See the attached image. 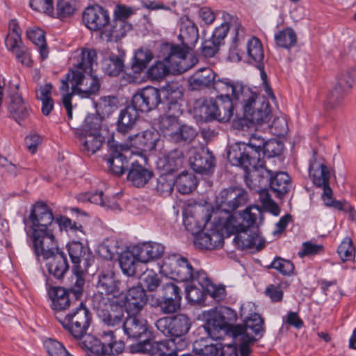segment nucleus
<instances>
[{
  "label": "nucleus",
  "mask_w": 356,
  "mask_h": 356,
  "mask_svg": "<svg viewBox=\"0 0 356 356\" xmlns=\"http://www.w3.org/2000/svg\"><path fill=\"white\" fill-rule=\"evenodd\" d=\"M186 50L180 49L178 44L170 43L162 44L160 48L159 57L163 61L155 62L147 70V74L152 80L163 79L170 72L181 74L191 68L186 60Z\"/></svg>",
  "instance_id": "1"
},
{
  "label": "nucleus",
  "mask_w": 356,
  "mask_h": 356,
  "mask_svg": "<svg viewBox=\"0 0 356 356\" xmlns=\"http://www.w3.org/2000/svg\"><path fill=\"white\" fill-rule=\"evenodd\" d=\"M52 210L44 202H36L31 211L29 218L25 221L29 227L30 236L33 246L39 247L42 243L52 245L54 235L51 229L54 221Z\"/></svg>",
  "instance_id": "2"
},
{
  "label": "nucleus",
  "mask_w": 356,
  "mask_h": 356,
  "mask_svg": "<svg viewBox=\"0 0 356 356\" xmlns=\"http://www.w3.org/2000/svg\"><path fill=\"white\" fill-rule=\"evenodd\" d=\"M241 104L243 111V119L240 120V124L243 127L245 124L249 126L246 121L250 124H262L270 120V110L269 104L248 86L241 96L238 97L237 105Z\"/></svg>",
  "instance_id": "3"
},
{
  "label": "nucleus",
  "mask_w": 356,
  "mask_h": 356,
  "mask_svg": "<svg viewBox=\"0 0 356 356\" xmlns=\"http://www.w3.org/2000/svg\"><path fill=\"white\" fill-rule=\"evenodd\" d=\"M266 142L260 135L252 134L248 143H236L232 145L227 152V159L233 165L241 168L255 165L261 159V152Z\"/></svg>",
  "instance_id": "4"
},
{
  "label": "nucleus",
  "mask_w": 356,
  "mask_h": 356,
  "mask_svg": "<svg viewBox=\"0 0 356 356\" xmlns=\"http://www.w3.org/2000/svg\"><path fill=\"white\" fill-rule=\"evenodd\" d=\"M72 93H66L62 97L63 104L67 111L69 119L72 118V97L73 95H79L87 98L95 95L100 88L98 77L92 72L84 73L83 71L72 70Z\"/></svg>",
  "instance_id": "5"
},
{
  "label": "nucleus",
  "mask_w": 356,
  "mask_h": 356,
  "mask_svg": "<svg viewBox=\"0 0 356 356\" xmlns=\"http://www.w3.org/2000/svg\"><path fill=\"white\" fill-rule=\"evenodd\" d=\"M236 312L227 307H218L208 312L204 329L214 340H220L228 331L232 333L234 323L236 321Z\"/></svg>",
  "instance_id": "6"
},
{
  "label": "nucleus",
  "mask_w": 356,
  "mask_h": 356,
  "mask_svg": "<svg viewBox=\"0 0 356 356\" xmlns=\"http://www.w3.org/2000/svg\"><path fill=\"white\" fill-rule=\"evenodd\" d=\"M264 331V319L258 314H252L243 324L236 325L232 329V337L236 344L239 346L241 356H249L256 339L254 335Z\"/></svg>",
  "instance_id": "7"
},
{
  "label": "nucleus",
  "mask_w": 356,
  "mask_h": 356,
  "mask_svg": "<svg viewBox=\"0 0 356 356\" xmlns=\"http://www.w3.org/2000/svg\"><path fill=\"white\" fill-rule=\"evenodd\" d=\"M91 319L89 309L81 302L72 310L65 314L58 313L56 316L63 327L76 339L86 334Z\"/></svg>",
  "instance_id": "8"
},
{
  "label": "nucleus",
  "mask_w": 356,
  "mask_h": 356,
  "mask_svg": "<svg viewBox=\"0 0 356 356\" xmlns=\"http://www.w3.org/2000/svg\"><path fill=\"white\" fill-rule=\"evenodd\" d=\"M242 222L237 226H234L233 232L238 233L235 240L241 241V245L246 248L258 247L261 249L264 243L261 244L260 236L258 233L254 232L252 234L247 233V228L257 226L263 220L262 211L258 207H250L243 211L241 214Z\"/></svg>",
  "instance_id": "9"
},
{
  "label": "nucleus",
  "mask_w": 356,
  "mask_h": 356,
  "mask_svg": "<svg viewBox=\"0 0 356 356\" xmlns=\"http://www.w3.org/2000/svg\"><path fill=\"white\" fill-rule=\"evenodd\" d=\"M160 273L178 282H197V275L204 272H194L192 265L186 258L179 254H172L163 260L160 266Z\"/></svg>",
  "instance_id": "10"
},
{
  "label": "nucleus",
  "mask_w": 356,
  "mask_h": 356,
  "mask_svg": "<svg viewBox=\"0 0 356 356\" xmlns=\"http://www.w3.org/2000/svg\"><path fill=\"white\" fill-rule=\"evenodd\" d=\"M96 293L92 302L93 308L102 309L111 301L110 296L116 297L125 291L123 284L119 281L111 270L103 271L98 275Z\"/></svg>",
  "instance_id": "11"
},
{
  "label": "nucleus",
  "mask_w": 356,
  "mask_h": 356,
  "mask_svg": "<svg viewBox=\"0 0 356 356\" xmlns=\"http://www.w3.org/2000/svg\"><path fill=\"white\" fill-rule=\"evenodd\" d=\"M35 254L42 257L49 274L56 279H61L69 269L67 258L63 252L58 250L56 240L52 245L42 243L39 247L33 246Z\"/></svg>",
  "instance_id": "12"
},
{
  "label": "nucleus",
  "mask_w": 356,
  "mask_h": 356,
  "mask_svg": "<svg viewBox=\"0 0 356 356\" xmlns=\"http://www.w3.org/2000/svg\"><path fill=\"white\" fill-rule=\"evenodd\" d=\"M100 122L97 117L88 115L81 129L76 132L81 150L87 154H93L101 147L104 138L99 132Z\"/></svg>",
  "instance_id": "13"
},
{
  "label": "nucleus",
  "mask_w": 356,
  "mask_h": 356,
  "mask_svg": "<svg viewBox=\"0 0 356 356\" xmlns=\"http://www.w3.org/2000/svg\"><path fill=\"white\" fill-rule=\"evenodd\" d=\"M155 325L164 335L173 337L169 340L175 341L177 346L181 342L186 346V341L181 337L188 333L191 326V320L187 316L181 314L163 317L156 321Z\"/></svg>",
  "instance_id": "14"
},
{
  "label": "nucleus",
  "mask_w": 356,
  "mask_h": 356,
  "mask_svg": "<svg viewBox=\"0 0 356 356\" xmlns=\"http://www.w3.org/2000/svg\"><path fill=\"white\" fill-rule=\"evenodd\" d=\"M243 168L245 171L244 180L247 186L258 193L264 191L274 176L273 171L266 167L265 162L261 159L255 165H249L247 168Z\"/></svg>",
  "instance_id": "15"
},
{
  "label": "nucleus",
  "mask_w": 356,
  "mask_h": 356,
  "mask_svg": "<svg viewBox=\"0 0 356 356\" xmlns=\"http://www.w3.org/2000/svg\"><path fill=\"white\" fill-rule=\"evenodd\" d=\"M233 103L231 99L205 100L200 108V116L205 121L217 120L220 122H228L233 115Z\"/></svg>",
  "instance_id": "16"
},
{
  "label": "nucleus",
  "mask_w": 356,
  "mask_h": 356,
  "mask_svg": "<svg viewBox=\"0 0 356 356\" xmlns=\"http://www.w3.org/2000/svg\"><path fill=\"white\" fill-rule=\"evenodd\" d=\"M354 78L350 71L341 72L337 78V83L332 90L327 95L325 108L332 110L339 107L346 95L353 88Z\"/></svg>",
  "instance_id": "17"
},
{
  "label": "nucleus",
  "mask_w": 356,
  "mask_h": 356,
  "mask_svg": "<svg viewBox=\"0 0 356 356\" xmlns=\"http://www.w3.org/2000/svg\"><path fill=\"white\" fill-rule=\"evenodd\" d=\"M248 200V193L241 188H229L222 190L217 197L218 210L230 213Z\"/></svg>",
  "instance_id": "18"
},
{
  "label": "nucleus",
  "mask_w": 356,
  "mask_h": 356,
  "mask_svg": "<svg viewBox=\"0 0 356 356\" xmlns=\"http://www.w3.org/2000/svg\"><path fill=\"white\" fill-rule=\"evenodd\" d=\"M213 223V227L206 229L205 231L199 232L195 235L194 244L196 248L204 250H213L221 248L224 243V238L220 229L225 224V221Z\"/></svg>",
  "instance_id": "19"
},
{
  "label": "nucleus",
  "mask_w": 356,
  "mask_h": 356,
  "mask_svg": "<svg viewBox=\"0 0 356 356\" xmlns=\"http://www.w3.org/2000/svg\"><path fill=\"white\" fill-rule=\"evenodd\" d=\"M147 159L140 152L131 156V168L127 179L136 187H143L153 176V172L144 166Z\"/></svg>",
  "instance_id": "20"
},
{
  "label": "nucleus",
  "mask_w": 356,
  "mask_h": 356,
  "mask_svg": "<svg viewBox=\"0 0 356 356\" xmlns=\"http://www.w3.org/2000/svg\"><path fill=\"white\" fill-rule=\"evenodd\" d=\"M246 87L247 86L241 83L235 82L227 78L222 79L215 78L211 86V88L219 94L217 99L223 101L231 99L233 108L237 106L238 97L241 96Z\"/></svg>",
  "instance_id": "21"
},
{
  "label": "nucleus",
  "mask_w": 356,
  "mask_h": 356,
  "mask_svg": "<svg viewBox=\"0 0 356 356\" xmlns=\"http://www.w3.org/2000/svg\"><path fill=\"white\" fill-rule=\"evenodd\" d=\"M161 98L159 90L147 86L134 95L131 105L139 112H148L158 106Z\"/></svg>",
  "instance_id": "22"
},
{
  "label": "nucleus",
  "mask_w": 356,
  "mask_h": 356,
  "mask_svg": "<svg viewBox=\"0 0 356 356\" xmlns=\"http://www.w3.org/2000/svg\"><path fill=\"white\" fill-rule=\"evenodd\" d=\"M125 291L123 306L128 314H137L147 303V296L145 290L140 286H136L134 282L125 283Z\"/></svg>",
  "instance_id": "23"
},
{
  "label": "nucleus",
  "mask_w": 356,
  "mask_h": 356,
  "mask_svg": "<svg viewBox=\"0 0 356 356\" xmlns=\"http://www.w3.org/2000/svg\"><path fill=\"white\" fill-rule=\"evenodd\" d=\"M49 296L51 300V307L56 318L58 313H67V310L71 306H76L79 301V299H75L70 290L60 286L51 288Z\"/></svg>",
  "instance_id": "24"
},
{
  "label": "nucleus",
  "mask_w": 356,
  "mask_h": 356,
  "mask_svg": "<svg viewBox=\"0 0 356 356\" xmlns=\"http://www.w3.org/2000/svg\"><path fill=\"white\" fill-rule=\"evenodd\" d=\"M203 213L204 209L201 207L188 209L184 212V225L186 229L193 234H197L202 226L208 227L212 218L214 220L217 218V212L213 213L208 218Z\"/></svg>",
  "instance_id": "25"
},
{
  "label": "nucleus",
  "mask_w": 356,
  "mask_h": 356,
  "mask_svg": "<svg viewBox=\"0 0 356 356\" xmlns=\"http://www.w3.org/2000/svg\"><path fill=\"white\" fill-rule=\"evenodd\" d=\"M133 154L137 153L129 151L122 145H112L110 156L106 160L110 171L116 176L122 175L125 172Z\"/></svg>",
  "instance_id": "26"
},
{
  "label": "nucleus",
  "mask_w": 356,
  "mask_h": 356,
  "mask_svg": "<svg viewBox=\"0 0 356 356\" xmlns=\"http://www.w3.org/2000/svg\"><path fill=\"white\" fill-rule=\"evenodd\" d=\"M109 20L108 11L98 5L89 6L83 13V22L91 31L105 29L108 25Z\"/></svg>",
  "instance_id": "27"
},
{
  "label": "nucleus",
  "mask_w": 356,
  "mask_h": 356,
  "mask_svg": "<svg viewBox=\"0 0 356 356\" xmlns=\"http://www.w3.org/2000/svg\"><path fill=\"white\" fill-rule=\"evenodd\" d=\"M172 349L175 350V341L173 340L153 341L150 339H146L131 346L133 353L149 354L152 356H159L160 354L167 355L165 351Z\"/></svg>",
  "instance_id": "28"
},
{
  "label": "nucleus",
  "mask_w": 356,
  "mask_h": 356,
  "mask_svg": "<svg viewBox=\"0 0 356 356\" xmlns=\"http://www.w3.org/2000/svg\"><path fill=\"white\" fill-rule=\"evenodd\" d=\"M159 132L152 130H145L128 138L127 145L136 147L142 151H152L159 141Z\"/></svg>",
  "instance_id": "29"
},
{
  "label": "nucleus",
  "mask_w": 356,
  "mask_h": 356,
  "mask_svg": "<svg viewBox=\"0 0 356 356\" xmlns=\"http://www.w3.org/2000/svg\"><path fill=\"white\" fill-rule=\"evenodd\" d=\"M179 37L182 40V45L179 46L180 49L186 50V60H187V54L189 49L195 44L199 38L197 26L188 17L181 18Z\"/></svg>",
  "instance_id": "30"
},
{
  "label": "nucleus",
  "mask_w": 356,
  "mask_h": 356,
  "mask_svg": "<svg viewBox=\"0 0 356 356\" xmlns=\"http://www.w3.org/2000/svg\"><path fill=\"white\" fill-rule=\"evenodd\" d=\"M133 247L134 252L138 256V261L143 263L161 258L165 251L162 244L154 242L143 243Z\"/></svg>",
  "instance_id": "31"
},
{
  "label": "nucleus",
  "mask_w": 356,
  "mask_h": 356,
  "mask_svg": "<svg viewBox=\"0 0 356 356\" xmlns=\"http://www.w3.org/2000/svg\"><path fill=\"white\" fill-rule=\"evenodd\" d=\"M189 161L193 170L198 173H209L215 167V159L208 150L195 152L193 156H190Z\"/></svg>",
  "instance_id": "32"
},
{
  "label": "nucleus",
  "mask_w": 356,
  "mask_h": 356,
  "mask_svg": "<svg viewBox=\"0 0 356 356\" xmlns=\"http://www.w3.org/2000/svg\"><path fill=\"white\" fill-rule=\"evenodd\" d=\"M139 118V112L133 106H127L119 113L116 130L121 134H127L135 127Z\"/></svg>",
  "instance_id": "33"
},
{
  "label": "nucleus",
  "mask_w": 356,
  "mask_h": 356,
  "mask_svg": "<svg viewBox=\"0 0 356 356\" xmlns=\"http://www.w3.org/2000/svg\"><path fill=\"white\" fill-rule=\"evenodd\" d=\"M217 74L210 67H201L195 71L188 79L190 87L193 90L211 88Z\"/></svg>",
  "instance_id": "34"
},
{
  "label": "nucleus",
  "mask_w": 356,
  "mask_h": 356,
  "mask_svg": "<svg viewBox=\"0 0 356 356\" xmlns=\"http://www.w3.org/2000/svg\"><path fill=\"white\" fill-rule=\"evenodd\" d=\"M136 261H138V256L134 252V247L131 250L124 251L120 254L119 264L123 273L127 275V280L124 281V283L138 284V278L134 277Z\"/></svg>",
  "instance_id": "35"
},
{
  "label": "nucleus",
  "mask_w": 356,
  "mask_h": 356,
  "mask_svg": "<svg viewBox=\"0 0 356 356\" xmlns=\"http://www.w3.org/2000/svg\"><path fill=\"white\" fill-rule=\"evenodd\" d=\"M103 322L109 326L120 325L124 318V309L122 305L117 306L113 303L106 302L102 309L94 308Z\"/></svg>",
  "instance_id": "36"
},
{
  "label": "nucleus",
  "mask_w": 356,
  "mask_h": 356,
  "mask_svg": "<svg viewBox=\"0 0 356 356\" xmlns=\"http://www.w3.org/2000/svg\"><path fill=\"white\" fill-rule=\"evenodd\" d=\"M123 330L129 338H140L147 333V322L137 314H129L123 323Z\"/></svg>",
  "instance_id": "37"
},
{
  "label": "nucleus",
  "mask_w": 356,
  "mask_h": 356,
  "mask_svg": "<svg viewBox=\"0 0 356 356\" xmlns=\"http://www.w3.org/2000/svg\"><path fill=\"white\" fill-rule=\"evenodd\" d=\"M7 109L11 117L18 122L28 118L31 111L29 104L17 93L10 95Z\"/></svg>",
  "instance_id": "38"
},
{
  "label": "nucleus",
  "mask_w": 356,
  "mask_h": 356,
  "mask_svg": "<svg viewBox=\"0 0 356 356\" xmlns=\"http://www.w3.org/2000/svg\"><path fill=\"white\" fill-rule=\"evenodd\" d=\"M67 250L73 267L81 268L80 264H88L91 257L89 248L79 241H72L67 245Z\"/></svg>",
  "instance_id": "39"
},
{
  "label": "nucleus",
  "mask_w": 356,
  "mask_h": 356,
  "mask_svg": "<svg viewBox=\"0 0 356 356\" xmlns=\"http://www.w3.org/2000/svg\"><path fill=\"white\" fill-rule=\"evenodd\" d=\"M271 190L277 197H282L292 188V183L289 175L284 172H276L269 184Z\"/></svg>",
  "instance_id": "40"
},
{
  "label": "nucleus",
  "mask_w": 356,
  "mask_h": 356,
  "mask_svg": "<svg viewBox=\"0 0 356 356\" xmlns=\"http://www.w3.org/2000/svg\"><path fill=\"white\" fill-rule=\"evenodd\" d=\"M131 29V24L122 19H115L111 28L106 27L102 32V37L107 41L118 40L123 38Z\"/></svg>",
  "instance_id": "41"
},
{
  "label": "nucleus",
  "mask_w": 356,
  "mask_h": 356,
  "mask_svg": "<svg viewBox=\"0 0 356 356\" xmlns=\"http://www.w3.org/2000/svg\"><path fill=\"white\" fill-rule=\"evenodd\" d=\"M229 29H232L235 31L236 35L234 38V41L235 42L238 40H240L241 38H243L244 31L241 28V24L239 23L237 18H232L229 25L225 23L216 28L211 38H213L214 41L218 42V43L220 44L221 40H222L226 37Z\"/></svg>",
  "instance_id": "42"
},
{
  "label": "nucleus",
  "mask_w": 356,
  "mask_h": 356,
  "mask_svg": "<svg viewBox=\"0 0 356 356\" xmlns=\"http://www.w3.org/2000/svg\"><path fill=\"white\" fill-rule=\"evenodd\" d=\"M94 64H97V52L93 49L83 48L72 70L83 71L84 73L92 72Z\"/></svg>",
  "instance_id": "43"
},
{
  "label": "nucleus",
  "mask_w": 356,
  "mask_h": 356,
  "mask_svg": "<svg viewBox=\"0 0 356 356\" xmlns=\"http://www.w3.org/2000/svg\"><path fill=\"white\" fill-rule=\"evenodd\" d=\"M197 283L206 287V293L216 301H220L225 297V287L212 284L205 273H200L197 275Z\"/></svg>",
  "instance_id": "44"
},
{
  "label": "nucleus",
  "mask_w": 356,
  "mask_h": 356,
  "mask_svg": "<svg viewBox=\"0 0 356 356\" xmlns=\"http://www.w3.org/2000/svg\"><path fill=\"white\" fill-rule=\"evenodd\" d=\"M184 157L180 150L170 152L160 163L163 164V168L165 173L170 174L180 169L184 164Z\"/></svg>",
  "instance_id": "45"
},
{
  "label": "nucleus",
  "mask_w": 356,
  "mask_h": 356,
  "mask_svg": "<svg viewBox=\"0 0 356 356\" xmlns=\"http://www.w3.org/2000/svg\"><path fill=\"white\" fill-rule=\"evenodd\" d=\"M153 59L152 51L147 49H139L134 54L131 63V70L135 74H140L148 63Z\"/></svg>",
  "instance_id": "46"
},
{
  "label": "nucleus",
  "mask_w": 356,
  "mask_h": 356,
  "mask_svg": "<svg viewBox=\"0 0 356 356\" xmlns=\"http://www.w3.org/2000/svg\"><path fill=\"white\" fill-rule=\"evenodd\" d=\"M180 123L174 115H165L159 120V128L165 137L172 140L175 132L179 130Z\"/></svg>",
  "instance_id": "47"
},
{
  "label": "nucleus",
  "mask_w": 356,
  "mask_h": 356,
  "mask_svg": "<svg viewBox=\"0 0 356 356\" xmlns=\"http://www.w3.org/2000/svg\"><path fill=\"white\" fill-rule=\"evenodd\" d=\"M309 171L312 177L313 183L317 187L325 186L330 181V173L325 165L311 163Z\"/></svg>",
  "instance_id": "48"
},
{
  "label": "nucleus",
  "mask_w": 356,
  "mask_h": 356,
  "mask_svg": "<svg viewBox=\"0 0 356 356\" xmlns=\"http://www.w3.org/2000/svg\"><path fill=\"white\" fill-rule=\"evenodd\" d=\"M26 37L38 47L42 58H47L48 50L45 42L44 32L39 28L30 29L26 31Z\"/></svg>",
  "instance_id": "49"
},
{
  "label": "nucleus",
  "mask_w": 356,
  "mask_h": 356,
  "mask_svg": "<svg viewBox=\"0 0 356 356\" xmlns=\"http://www.w3.org/2000/svg\"><path fill=\"white\" fill-rule=\"evenodd\" d=\"M247 53L250 63L261 64L264 58V53L261 41L253 37L247 43Z\"/></svg>",
  "instance_id": "50"
},
{
  "label": "nucleus",
  "mask_w": 356,
  "mask_h": 356,
  "mask_svg": "<svg viewBox=\"0 0 356 356\" xmlns=\"http://www.w3.org/2000/svg\"><path fill=\"white\" fill-rule=\"evenodd\" d=\"M197 180L192 174L182 172L175 180L177 191L181 194H188L195 189Z\"/></svg>",
  "instance_id": "51"
},
{
  "label": "nucleus",
  "mask_w": 356,
  "mask_h": 356,
  "mask_svg": "<svg viewBox=\"0 0 356 356\" xmlns=\"http://www.w3.org/2000/svg\"><path fill=\"white\" fill-rule=\"evenodd\" d=\"M161 92L167 102L175 107L183 95L182 88L178 82L168 83L162 88Z\"/></svg>",
  "instance_id": "52"
},
{
  "label": "nucleus",
  "mask_w": 356,
  "mask_h": 356,
  "mask_svg": "<svg viewBox=\"0 0 356 356\" xmlns=\"http://www.w3.org/2000/svg\"><path fill=\"white\" fill-rule=\"evenodd\" d=\"M276 44L282 48L289 49L294 46L297 42L295 31L291 28H286L279 31L274 36Z\"/></svg>",
  "instance_id": "53"
},
{
  "label": "nucleus",
  "mask_w": 356,
  "mask_h": 356,
  "mask_svg": "<svg viewBox=\"0 0 356 356\" xmlns=\"http://www.w3.org/2000/svg\"><path fill=\"white\" fill-rule=\"evenodd\" d=\"M78 200L81 202H90L111 209L118 208V205L116 203L113 202L112 204H110V202L108 200H104L102 191L80 194L78 196Z\"/></svg>",
  "instance_id": "54"
},
{
  "label": "nucleus",
  "mask_w": 356,
  "mask_h": 356,
  "mask_svg": "<svg viewBox=\"0 0 356 356\" xmlns=\"http://www.w3.org/2000/svg\"><path fill=\"white\" fill-rule=\"evenodd\" d=\"M102 66L106 74L115 76L123 70V60L120 56L112 54L103 60Z\"/></svg>",
  "instance_id": "55"
},
{
  "label": "nucleus",
  "mask_w": 356,
  "mask_h": 356,
  "mask_svg": "<svg viewBox=\"0 0 356 356\" xmlns=\"http://www.w3.org/2000/svg\"><path fill=\"white\" fill-rule=\"evenodd\" d=\"M191 284L186 287L187 300L193 303H200L204 300L206 287L200 285L197 282L191 281Z\"/></svg>",
  "instance_id": "56"
},
{
  "label": "nucleus",
  "mask_w": 356,
  "mask_h": 356,
  "mask_svg": "<svg viewBox=\"0 0 356 356\" xmlns=\"http://www.w3.org/2000/svg\"><path fill=\"white\" fill-rule=\"evenodd\" d=\"M120 246L115 238L106 239L98 248L99 254L106 259L111 260L119 254Z\"/></svg>",
  "instance_id": "57"
},
{
  "label": "nucleus",
  "mask_w": 356,
  "mask_h": 356,
  "mask_svg": "<svg viewBox=\"0 0 356 356\" xmlns=\"http://www.w3.org/2000/svg\"><path fill=\"white\" fill-rule=\"evenodd\" d=\"M140 281L143 283L144 286L149 291H154L162 283L159 275L153 270L147 269L144 271L140 277Z\"/></svg>",
  "instance_id": "58"
},
{
  "label": "nucleus",
  "mask_w": 356,
  "mask_h": 356,
  "mask_svg": "<svg viewBox=\"0 0 356 356\" xmlns=\"http://www.w3.org/2000/svg\"><path fill=\"white\" fill-rule=\"evenodd\" d=\"M197 136V132L194 128L187 125H179V130L175 132L172 141L175 143L192 142Z\"/></svg>",
  "instance_id": "59"
},
{
  "label": "nucleus",
  "mask_w": 356,
  "mask_h": 356,
  "mask_svg": "<svg viewBox=\"0 0 356 356\" xmlns=\"http://www.w3.org/2000/svg\"><path fill=\"white\" fill-rule=\"evenodd\" d=\"M268 268H273L284 276H291L294 274L293 264L281 257L275 258Z\"/></svg>",
  "instance_id": "60"
},
{
  "label": "nucleus",
  "mask_w": 356,
  "mask_h": 356,
  "mask_svg": "<svg viewBox=\"0 0 356 356\" xmlns=\"http://www.w3.org/2000/svg\"><path fill=\"white\" fill-rule=\"evenodd\" d=\"M56 222L58 225L60 229L66 231H71L81 238L84 236L82 225H77L75 222H72L69 218L66 216H60L56 219Z\"/></svg>",
  "instance_id": "61"
},
{
  "label": "nucleus",
  "mask_w": 356,
  "mask_h": 356,
  "mask_svg": "<svg viewBox=\"0 0 356 356\" xmlns=\"http://www.w3.org/2000/svg\"><path fill=\"white\" fill-rule=\"evenodd\" d=\"M181 301L178 298L158 299L157 305L162 313L170 314L177 312L181 307Z\"/></svg>",
  "instance_id": "62"
},
{
  "label": "nucleus",
  "mask_w": 356,
  "mask_h": 356,
  "mask_svg": "<svg viewBox=\"0 0 356 356\" xmlns=\"http://www.w3.org/2000/svg\"><path fill=\"white\" fill-rule=\"evenodd\" d=\"M161 298H178L181 300V290L175 283L172 282H165L162 283L161 288Z\"/></svg>",
  "instance_id": "63"
},
{
  "label": "nucleus",
  "mask_w": 356,
  "mask_h": 356,
  "mask_svg": "<svg viewBox=\"0 0 356 356\" xmlns=\"http://www.w3.org/2000/svg\"><path fill=\"white\" fill-rule=\"evenodd\" d=\"M44 346L50 356H67L68 353L64 346L55 339H47Z\"/></svg>",
  "instance_id": "64"
}]
</instances>
